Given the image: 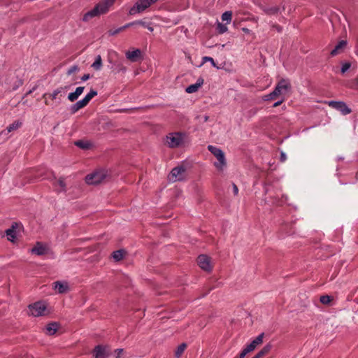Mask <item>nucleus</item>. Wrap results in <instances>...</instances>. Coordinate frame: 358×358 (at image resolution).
<instances>
[{
  "instance_id": "obj_1",
  "label": "nucleus",
  "mask_w": 358,
  "mask_h": 358,
  "mask_svg": "<svg viewBox=\"0 0 358 358\" xmlns=\"http://www.w3.org/2000/svg\"><path fill=\"white\" fill-rule=\"evenodd\" d=\"M115 0H102L98 3L93 9L87 12L83 17L84 22L90 19L108 13L110 8L114 4Z\"/></svg>"
},
{
  "instance_id": "obj_2",
  "label": "nucleus",
  "mask_w": 358,
  "mask_h": 358,
  "mask_svg": "<svg viewBox=\"0 0 358 358\" xmlns=\"http://www.w3.org/2000/svg\"><path fill=\"white\" fill-rule=\"evenodd\" d=\"M291 87L289 83L285 80H280L274 90L266 96V100L273 99L276 96L285 94Z\"/></svg>"
},
{
  "instance_id": "obj_3",
  "label": "nucleus",
  "mask_w": 358,
  "mask_h": 358,
  "mask_svg": "<svg viewBox=\"0 0 358 358\" xmlns=\"http://www.w3.org/2000/svg\"><path fill=\"white\" fill-rule=\"evenodd\" d=\"M208 150L217 158V162L214 164L215 166L220 171H222L226 166V159L223 151L213 145H208Z\"/></svg>"
},
{
  "instance_id": "obj_4",
  "label": "nucleus",
  "mask_w": 358,
  "mask_h": 358,
  "mask_svg": "<svg viewBox=\"0 0 358 358\" xmlns=\"http://www.w3.org/2000/svg\"><path fill=\"white\" fill-rule=\"evenodd\" d=\"M106 178V172L104 170L96 171L85 177V181L89 185H98Z\"/></svg>"
},
{
  "instance_id": "obj_5",
  "label": "nucleus",
  "mask_w": 358,
  "mask_h": 358,
  "mask_svg": "<svg viewBox=\"0 0 358 358\" xmlns=\"http://www.w3.org/2000/svg\"><path fill=\"white\" fill-rule=\"evenodd\" d=\"M185 134L180 132L171 133L167 136L166 143L171 148L180 146L183 143Z\"/></svg>"
},
{
  "instance_id": "obj_6",
  "label": "nucleus",
  "mask_w": 358,
  "mask_h": 358,
  "mask_svg": "<svg viewBox=\"0 0 358 358\" xmlns=\"http://www.w3.org/2000/svg\"><path fill=\"white\" fill-rule=\"evenodd\" d=\"M158 0H139L129 10V14L133 15L141 13L148 8L151 4L157 2Z\"/></svg>"
},
{
  "instance_id": "obj_7",
  "label": "nucleus",
  "mask_w": 358,
  "mask_h": 358,
  "mask_svg": "<svg viewBox=\"0 0 358 358\" xmlns=\"http://www.w3.org/2000/svg\"><path fill=\"white\" fill-rule=\"evenodd\" d=\"M185 172L184 166H178L171 170L168 178L172 182L183 180L185 178Z\"/></svg>"
},
{
  "instance_id": "obj_8",
  "label": "nucleus",
  "mask_w": 358,
  "mask_h": 358,
  "mask_svg": "<svg viewBox=\"0 0 358 358\" xmlns=\"http://www.w3.org/2000/svg\"><path fill=\"white\" fill-rule=\"evenodd\" d=\"M29 314L34 317H39L45 315L46 305L44 302L37 301L29 306Z\"/></svg>"
},
{
  "instance_id": "obj_9",
  "label": "nucleus",
  "mask_w": 358,
  "mask_h": 358,
  "mask_svg": "<svg viewBox=\"0 0 358 358\" xmlns=\"http://www.w3.org/2000/svg\"><path fill=\"white\" fill-rule=\"evenodd\" d=\"M325 103L329 107L340 111L344 115H348L352 112V110L343 101H329Z\"/></svg>"
},
{
  "instance_id": "obj_10",
  "label": "nucleus",
  "mask_w": 358,
  "mask_h": 358,
  "mask_svg": "<svg viewBox=\"0 0 358 358\" xmlns=\"http://www.w3.org/2000/svg\"><path fill=\"white\" fill-rule=\"evenodd\" d=\"M197 264L205 271L210 272L213 269L211 258L206 255H200L197 257Z\"/></svg>"
},
{
  "instance_id": "obj_11",
  "label": "nucleus",
  "mask_w": 358,
  "mask_h": 358,
  "mask_svg": "<svg viewBox=\"0 0 358 358\" xmlns=\"http://www.w3.org/2000/svg\"><path fill=\"white\" fill-rule=\"evenodd\" d=\"M110 352L106 346L96 345L93 350V358H108Z\"/></svg>"
},
{
  "instance_id": "obj_12",
  "label": "nucleus",
  "mask_w": 358,
  "mask_h": 358,
  "mask_svg": "<svg viewBox=\"0 0 358 358\" xmlns=\"http://www.w3.org/2000/svg\"><path fill=\"white\" fill-rule=\"evenodd\" d=\"M22 125V122H20L19 120L15 121L14 122L10 124L9 126H8L6 129L0 131V137L1 136H5L4 141L7 140L8 138V134L10 132L17 130V129L21 127Z\"/></svg>"
},
{
  "instance_id": "obj_13",
  "label": "nucleus",
  "mask_w": 358,
  "mask_h": 358,
  "mask_svg": "<svg viewBox=\"0 0 358 358\" xmlns=\"http://www.w3.org/2000/svg\"><path fill=\"white\" fill-rule=\"evenodd\" d=\"M126 57L132 62H136L141 58V51L139 49H135L133 51H127Z\"/></svg>"
},
{
  "instance_id": "obj_14",
  "label": "nucleus",
  "mask_w": 358,
  "mask_h": 358,
  "mask_svg": "<svg viewBox=\"0 0 358 358\" xmlns=\"http://www.w3.org/2000/svg\"><path fill=\"white\" fill-rule=\"evenodd\" d=\"M31 252L37 255H43L47 253L48 248L41 242H37L31 249Z\"/></svg>"
},
{
  "instance_id": "obj_15",
  "label": "nucleus",
  "mask_w": 358,
  "mask_h": 358,
  "mask_svg": "<svg viewBox=\"0 0 358 358\" xmlns=\"http://www.w3.org/2000/svg\"><path fill=\"white\" fill-rule=\"evenodd\" d=\"M347 45V41L342 40L335 46V48L331 51V56L334 57L343 52L344 49Z\"/></svg>"
},
{
  "instance_id": "obj_16",
  "label": "nucleus",
  "mask_w": 358,
  "mask_h": 358,
  "mask_svg": "<svg viewBox=\"0 0 358 358\" xmlns=\"http://www.w3.org/2000/svg\"><path fill=\"white\" fill-rule=\"evenodd\" d=\"M203 84V79L202 78H199L196 83L189 85L185 89V92L189 94L194 93L199 90V89L202 86Z\"/></svg>"
},
{
  "instance_id": "obj_17",
  "label": "nucleus",
  "mask_w": 358,
  "mask_h": 358,
  "mask_svg": "<svg viewBox=\"0 0 358 358\" xmlns=\"http://www.w3.org/2000/svg\"><path fill=\"white\" fill-rule=\"evenodd\" d=\"M54 288L59 294H64L68 292L69 285L67 282H62L60 281H56L54 282Z\"/></svg>"
},
{
  "instance_id": "obj_18",
  "label": "nucleus",
  "mask_w": 358,
  "mask_h": 358,
  "mask_svg": "<svg viewBox=\"0 0 358 358\" xmlns=\"http://www.w3.org/2000/svg\"><path fill=\"white\" fill-rule=\"evenodd\" d=\"M84 89V87H78L75 92L69 94L68 99L71 102L75 101L83 94Z\"/></svg>"
},
{
  "instance_id": "obj_19",
  "label": "nucleus",
  "mask_w": 358,
  "mask_h": 358,
  "mask_svg": "<svg viewBox=\"0 0 358 358\" xmlns=\"http://www.w3.org/2000/svg\"><path fill=\"white\" fill-rule=\"evenodd\" d=\"M260 8L265 14L268 15H275L278 13L280 10L278 6L266 7L264 6H262Z\"/></svg>"
},
{
  "instance_id": "obj_20",
  "label": "nucleus",
  "mask_w": 358,
  "mask_h": 358,
  "mask_svg": "<svg viewBox=\"0 0 358 358\" xmlns=\"http://www.w3.org/2000/svg\"><path fill=\"white\" fill-rule=\"evenodd\" d=\"M271 348L272 345L271 343H268L265 346H264V348L253 357L262 358L271 351Z\"/></svg>"
},
{
  "instance_id": "obj_21",
  "label": "nucleus",
  "mask_w": 358,
  "mask_h": 358,
  "mask_svg": "<svg viewBox=\"0 0 358 358\" xmlns=\"http://www.w3.org/2000/svg\"><path fill=\"white\" fill-rule=\"evenodd\" d=\"M58 329V324L56 322L50 323L46 326V334L48 335H53Z\"/></svg>"
},
{
  "instance_id": "obj_22",
  "label": "nucleus",
  "mask_w": 358,
  "mask_h": 358,
  "mask_svg": "<svg viewBox=\"0 0 358 358\" xmlns=\"http://www.w3.org/2000/svg\"><path fill=\"white\" fill-rule=\"evenodd\" d=\"M125 254H126L125 250L121 249V250H118L113 252L112 254V256H113V258L116 262H119L124 258Z\"/></svg>"
},
{
  "instance_id": "obj_23",
  "label": "nucleus",
  "mask_w": 358,
  "mask_h": 358,
  "mask_svg": "<svg viewBox=\"0 0 358 358\" xmlns=\"http://www.w3.org/2000/svg\"><path fill=\"white\" fill-rule=\"evenodd\" d=\"M65 89H67V87H59L57 89H56L52 94H44L43 95V98H45L47 96H49L50 98L52 99V100H55L56 98H57V96L61 93L62 92V90H65Z\"/></svg>"
},
{
  "instance_id": "obj_24",
  "label": "nucleus",
  "mask_w": 358,
  "mask_h": 358,
  "mask_svg": "<svg viewBox=\"0 0 358 358\" xmlns=\"http://www.w3.org/2000/svg\"><path fill=\"white\" fill-rule=\"evenodd\" d=\"M75 145L77 147H78L81 149H83V150L89 149L91 147L90 143H89L88 141H83V140H79V141H76Z\"/></svg>"
},
{
  "instance_id": "obj_25",
  "label": "nucleus",
  "mask_w": 358,
  "mask_h": 358,
  "mask_svg": "<svg viewBox=\"0 0 358 358\" xmlns=\"http://www.w3.org/2000/svg\"><path fill=\"white\" fill-rule=\"evenodd\" d=\"M91 66L96 71H99L101 69L102 59L101 55H97L96 57L95 61L94 62Z\"/></svg>"
},
{
  "instance_id": "obj_26",
  "label": "nucleus",
  "mask_w": 358,
  "mask_h": 358,
  "mask_svg": "<svg viewBox=\"0 0 358 358\" xmlns=\"http://www.w3.org/2000/svg\"><path fill=\"white\" fill-rule=\"evenodd\" d=\"M131 27V24L127 23L125 25H124V26H122V27H121L120 28H117L116 29L109 30L108 31V34H109L110 36H114V35H116V34H119L120 31H122L124 30L125 29H127L128 27Z\"/></svg>"
},
{
  "instance_id": "obj_27",
  "label": "nucleus",
  "mask_w": 358,
  "mask_h": 358,
  "mask_svg": "<svg viewBox=\"0 0 358 358\" xmlns=\"http://www.w3.org/2000/svg\"><path fill=\"white\" fill-rule=\"evenodd\" d=\"M187 348V344L185 343H181L178 347L177 348L176 352H175V356L176 358H180L182 354L184 352L185 350Z\"/></svg>"
},
{
  "instance_id": "obj_28",
  "label": "nucleus",
  "mask_w": 358,
  "mask_h": 358,
  "mask_svg": "<svg viewBox=\"0 0 358 358\" xmlns=\"http://www.w3.org/2000/svg\"><path fill=\"white\" fill-rule=\"evenodd\" d=\"M232 13L231 11H226L222 15V20L226 21L227 23H229L231 20Z\"/></svg>"
},
{
  "instance_id": "obj_29",
  "label": "nucleus",
  "mask_w": 358,
  "mask_h": 358,
  "mask_svg": "<svg viewBox=\"0 0 358 358\" xmlns=\"http://www.w3.org/2000/svg\"><path fill=\"white\" fill-rule=\"evenodd\" d=\"M97 95V92L94 90H91L90 92L83 98L88 103L92 98Z\"/></svg>"
},
{
  "instance_id": "obj_30",
  "label": "nucleus",
  "mask_w": 358,
  "mask_h": 358,
  "mask_svg": "<svg viewBox=\"0 0 358 358\" xmlns=\"http://www.w3.org/2000/svg\"><path fill=\"white\" fill-rule=\"evenodd\" d=\"M332 298L329 295H322L320 296V301L322 304L327 305L331 301Z\"/></svg>"
},
{
  "instance_id": "obj_31",
  "label": "nucleus",
  "mask_w": 358,
  "mask_h": 358,
  "mask_svg": "<svg viewBox=\"0 0 358 358\" xmlns=\"http://www.w3.org/2000/svg\"><path fill=\"white\" fill-rule=\"evenodd\" d=\"M57 185L60 187L61 191H65L66 190V183L64 182V180L62 178H60L57 181Z\"/></svg>"
},
{
  "instance_id": "obj_32",
  "label": "nucleus",
  "mask_w": 358,
  "mask_h": 358,
  "mask_svg": "<svg viewBox=\"0 0 358 358\" xmlns=\"http://www.w3.org/2000/svg\"><path fill=\"white\" fill-rule=\"evenodd\" d=\"M252 352L247 346L242 350L240 355L236 358H245V355Z\"/></svg>"
},
{
  "instance_id": "obj_33",
  "label": "nucleus",
  "mask_w": 358,
  "mask_h": 358,
  "mask_svg": "<svg viewBox=\"0 0 358 358\" xmlns=\"http://www.w3.org/2000/svg\"><path fill=\"white\" fill-rule=\"evenodd\" d=\"M129 24H131V26L136 25V24L141 25L145 28H146V26H148L149 24L146 22H144L143 20H136V21H134L132 22H129Z\"/></svg>"
},
{
  "instance_id": "obj_34",
  "label": "nucleus",
  "mask_w": 358,
  "mask_h": 358,
  "mask_svg": "<svg viewBox=\"0 0 358 358\" xmlns=\"http://www.w3.org/2000/svg\"><path fill=\"white\" fill-rule=\"evenodd\" d=\"M202 59H203V62H208V61H210V63H211V64H212V66H213L216 67L217 69H219V67H217V66H216V64H215V62L214 59H213L212 57H208V56H205V57H203L202 58Z\"/></svg>"
},
{
  "instance_id": "obj_35",
  "label": "nucleus",
  "mask_w": 358,
  "mask_h": 358,
  "mask_svg": "<svg viewBox=\"0 0 358 358\" xmlns=\"http://www.w3.org/2000/svg\"><path fill=\"white\" fill-rule=\"evenodd\" d=\"M350 66L351 64L349 62H345L343 64L341 67V73H345L350 68Z\"/></svg>"
},
{
  "instance_id": "obj_36",
  "label": "nucleus",
  "mask_w": 358,
  "mask_h": 358,
  "mask_svg": "<svg viewBox=\"0 0 358 358\" xmlns=\"http://www.w3.org/2000/svg\"><path fill=\"white\" fill-rule=\"evenodd\" d=\"M80 108L79 106L76 103L73 104L70 108V111L71 114H75L77 113Z\"/></svg>"
},
{
  "instance_id": "obj_37",
  "label": "nucleus",
  "mask_w": 358,
  "mask_h": 358,
  "mask_svg": "<svg viewBox=\"0 0 358 358\" xmlns=\"http://www.w3.org/2000/svg\"><path fill=\"white\" fill-rule=\"evenodd\" d=\"M80 108L79 106L76 103L73 104L70 108V111L71 114H75L77 113Z\"/></svg>"
},
{
  "instance_id": "obj_38",
  "label": "nucleus",
  "mask_w": 358,
  "mask_h": 358,
  "mask_svg": "<svg viewBox=\"0 0 358 358\" xmlns=\"http://www.w3.org/2000/svg\"><path fill=\"white\" fill-rule=\"evenodd\" d=\"M76 104L78 105L79 108L81 109L85 107L88 103L84 99H83L82 100L77 101Z\"/></svg>"
},
{
  "instance_id": "obj_39",
  "label": "nucleus",
  "mask_w": 358,
  "mask_h": 358,
  "mask_svg": "<svg viewBox=\"0 0 358 358\" xmlns=\"http://www.w3.org/2000/svg\"><path fill=\"white\" fill-rule=\"evenodd\" d=\"M264 336V334L262 333L257 337H256L254 340H255V341H256V343H257L258 344L260 345L263 342Z\"/></svg>"
},
{
  "instance_id": "obj_40",
  "label": "nucleus",
  "mask_w": 358,
  "mask_h": 358,
  "mask_svg": "<svg viewBox=\"0 0 358 358\" xmlns=\"http://www.w3.org/2000/svg\"><path fill=\"white\" fill-rule=\"evenodd\" d=\"M259 344L257 343H256V341H255V340H253L249 345H247V347L251 350V351H253L256 347Z\"/></svg>"
},
{
  "instance_id": "obj_41",
  "label": "nucleus",
  "mask_w": 358,
  "mask_h": 358,
  "mask_svg": "<svg viewBox=\"0 0 358 358\" xmlns=\"http://www.w3.org/2000/svg\"><path fill=\"white\" fill-rule=\"evenodd\" d=\"M78 70V67L76 65H74L71 66L67 71L68 75H71L74 72L77 71Z\"/></svg>"
},
{
  "instance_id": "obj_42",
  "label": "nucleus",
  "mask_w": 358,
  "mask_h": 358,
  "mask_svg": "<svg viewBox=\"0 0 358 358\" xmlns=\"http://www.w3.org/2000/svg\"><path fill=\"white\" fill-rule=\"evenodd\" d=\"M218 26H219V33L220 34H223L227 31V28L226 26H224L222 24H219Z\"/></svg>"
},
{
  "instance_id": "obj_43",
  "label": "nucleus",
  "mask_w": 358,
  "mask_h": 358,
  "mask_svg": "<svg viewBox=\"0 0 358 358\" xmlns=\"http://www.w3.org/2000/svg\"><path fill=\"white\" fill-rule=\"evenodd\" d=\"M123 352V349L120 348L115 350V358H120Z\"/></svg>"
},
{
  "instance_id": "obj_44",
  "label": "nucleus",
  "mask_w": 358,
  "mask_h": 358,
  "mask_svg": "<svg viewBox=\"0 0 358 358\" xmlns=\"http://www.w3.org/2000/svg\"><path fill=\"white\" fill-rule=\"evenodd\" d=\"M126 70H127L126 67L124 66L122 64H118L117 66V72H120V71L125 72Z\"/></svg>"
},
{
  "instance_id": "obj_45",
  "label": "nucleus",
  "mask_w": 358,
  "mask_h": 358,
  "mask_svg": "<svg viewBox=\"0 0 358 358\" xmlns=\"http://www.w3.org/2000/svg\"><path fill=\"white\" fill-rule=\"evenodd\" d=\"M7 236H10L13 238H15L14 230L13 229H8L6 231Z\"/></svg>"
},
{
  "instance_id": "obj_46",
  "label": "nucleus",
  "mask_w": 358,
  "mask_h": 358,
  "mask_svg": "<svg viewBox=\"0 0 358 358\" xmlns=\"http://www.w3.org/2000/svg\"><path fill=\"white\" fill-rule=\"evenodd\" d=\"M286 159H287L286 155L283 152H281L280 157V162H285Z\"/></svg>"
},
{
  "instance_id": "obj_47",
  "label": "nucleus",
  "mask_w": 358,
  "mask_h": 358,
  "mask_svg": "<svg viewBox=\"0 0 358 358\" xmlns=\"http://www.w3.org/2000/svg\"><path fill=\"white\" fill-rule=\"evenodd\" d=\"M233 192L234 195H237L238 193V189L236 185L233 183Z\"/></svg>"
},
{
  "instance_id": "obj_48",
  "label": "nucleus",
  "mask_w": 358,
  "mask_h": 358,
  "mask_svg": "<svg viewBox=\"0 0 358 358\" xmlns=\"http://www.w3.org/2000/svg\"><path fill=\"white\" fill-rule=\"evenodd\" d=\"M90 78V74H85L82 76L81 80L83 81H86Z\"/></svg>"
},
{
  "instance_id": "obj_49",
  "label": "nucleus",
  "mask_w": 358,
  "mask_h": 358,
  "mask_svg": "<svg viewBox=\"0 0 358 358\" xmlns=\"http://www.w3.org/2000/svg\"><path fill=\"white\" fill-rule=\"evenodd\" d=\"M283 102V100H281V101H277L275 102L274 104H273V107H277V106H279Z\"/></svg>"
},
{
  "instance_id": "obj_50",
  "label": "nucleus",
  "mask_w": 358,
  "mask_h": 358,
  "mask_svg": "<svg viewBox=\"0 0 358 358\" xmlns=\"http://www.w3.org/2000/svg\"><path fill=\"white\" fill-rule=\"evenodd\" d=\"M146 28L150 31H153V27L150 26V24H149L148 26H146Z\"/></svg>"
},
{
  "instance_id": "obj_51",
  "label": "nucleus",
  "mask_w": 358,
  "mask_h": 358,
  "mask_svg": "<svg viewBox=\"0 0 358 358\" xmlns=\"http://www.w3.org/2000/svg\"><path fill=\"white\" fill-rule=\"evenodd\" d=\"M35 90H36V87H34L32 90H31L28 92H27L26 95H29V94H31Z\"/></svg>"
},
{
  "instance_id": "obj_52",
  "label": "nucleus",
  "mask_w": 358,
  "mask_h": 358,
  "mask_svg": "<svg viewBox=\"0 0 358 358\" xmlns=\"http://www.w3.org/2000/svg\"><path fill=\"white\" fill-rule=\"evenodd\" d=\"M275 27H276V29H277V30H278V31H281V29H281V27H280V26H278H278H275Z\"/></svg>"
},
{
  "instance_id": "obj_53",
  "label": "nucleus",
  "mask_w": 358,
  "mask_h": 358,
  "mask_svg": "<svg viewBox=\"0 0 358 358\" xmlns=\"http://www.w3.org/2000/svg\"><path fill=\"white\" fill-rule=\"evenodd\" d=\"M243 30L244 31H245V32H248L249 31L248 29H247V28H243Z\"/></svg>"
},
{
  "instance_id": "obj_54",
  "label": "nucleus",
  "mask_w": 358,
  "mask_h": 358,
  "mask_svg": "<svg viewBox=\"0 0 358 358\" xmlns=\"http://www.w3.org/2000/svg\"><path fill=\"white\" fill-rule=\"evenodd\" d=\"M45 105H48L49 104V103H48V101L47 100L45 101Z\"/></svg>"
},
{
  "instance_id": "obj_55",
  "label": "nucleus",
  "mask_w": 358,
  "mask_h": 358,
  "mask_svg": "<svg viewBox=\"0 0 358 358\" xmlns=\"http://www.w3.org/2000/svg\"><path fill=\"white\" fill-rule=\"evenodd\" d=\"M252 358H254V357H252Z\"/></svg>"
}]
</instances>
